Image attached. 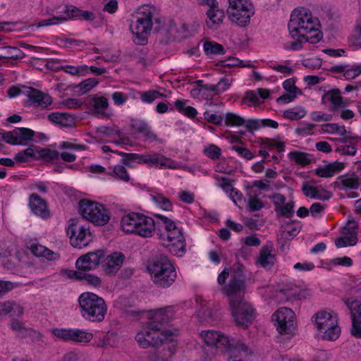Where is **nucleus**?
I'll list each match as a JSON object with an SVG mask.
<instances>
[{
	"instance_id": "obj_1",
	"label": "nucleus",
	"mask_w": 361,
	"mask_h": 361,
	"mask_svg": "<svg viewBox=\"0 0 361 361\" xmlns=\"http://www.w3.org/2000/svg\"><path fill=\"white\" fill-rule=\"evenodd\" d=\"M288 26L293 38L302 37L311 44H316L322 39V34L319 30V19L314 17L308 8L300 7L294 9Z\"/></svg>"
},
{
	"instance_id": "obj_2",
	"label": "nucleus",
	"mask_w": 361,
	"mask_h": 361,
	"mask_svg": "<svg viewBox=\"0 0 361 361\" xmlns=\"http://www.w3.org/2000/svg\"><path fill=\"white\" fill-rule=\"evenodd\" d=\"M147 269L153 283L159 288L171 287L177 279V272L166 255H161L150 262Z\"/></svg>"
},
{
	"instance_id": "obj_3",
	"label": "nucleus",
	"mask_w": 361,
	"mask_h": 361,
	"mask_svg": "<svg viewBox=\"0 0 361 361\" xmlns=\"http://www.w3.org/2000/svg\"><path fill=\"white\" fill-rule=\"evenodd\" d=\"M78 301L84 319L92 322H100L104 319L107 306L102 298L93 293L85 292L79 296Z\"/></svg>"
},
{
	"instance_id": "obj_4",
	"label": "nucleus",
	"mask_w": 361,
	"mask_h": 361,
	"mask_svg": "<svg viewBox=\"0 0 361 361\" xmlns=\"http://www.w3.org/2000/svg\"><path fill=\"white\" fill-rule=\"evenodd\" d=\"M121 227L127 233L142 238H150L155 232V224L152 218L140 213L131 212L123 216Z\"/></svg>"
},
{
	"instance_id": "obj_5",
	"label": "nucleus",
	"mask_w": 361,
	"mask_h": 361,
	"mask_svg": "<svg viewBox=\"0 0 361 361\" xmlns=\"http://www.w3.org/2000/svg\"><path fill=\"white\" fill-rule=\"evenodd\" d=\"M173 334L171 331H161L155 326L147 324L143 329L137 333L135 340L142 348L150 346L157 348L164 341H171Z\"/></svg>"
},
{
	"instance_id": "obj_6",
	"label": "nucleus",
	"mask_w": 361,
	"mask_h": 361,
	"mask_svg": "<svg viewBox=\"0 0 361 361\" xmlns=\"http://www.w3.org/2000/svg\"><path fill=\"white\" fill-rule=\"evenodd\" d=\"M79 212L83 219L99 226L106 224L110 219L103 204L85 199L79 202Z\"/></svg>"
},
{
	"instance_id": "obj_7",
	"label": "nucleus",
	"mask_w": 361,
	"mask_h": 361,
	"mask_svg": "<svg viewBox=\"0 0 361 361\" xmlns=\"http://www.w3.org/2000/svg\"><path fill=\"white\" fill-rule=\"evenodd\" d=\"M227 13L231 22L245 27L254 15L253 5L250 0H228Z\"/></svg>"
},
{
	"instance_id": "obj_8",
	"label": "nucleus",
	"mask_w": 361,
	"mask_h": 361,
	"mask_svg": "<svg viewBox=\"0 0 361 361\" xmlns=\"http://www.w3.org/2000/svg\"><path fill=\"white\" fill-rule=\"evenodd\" d=\"M152 27V13L150 8H144L137 15L135 22H132L130 30L134 35V42L140 45L145 44L147 36Z\"/></svg>"
},
{
	"instance_id": "obj_9",
	"label": "nucleus",
	"mask_w": 361,
	"mask_h": 361,
	"mask_svg": "<svg viewBox=\"0 0 361 361\" xmlns=\"http://www.w3.org/2000/svg\"><path fill=\"white\" fill-rule=\"evenodd\" d=\"M317 329L322 333L324 339L334 341L340 334V328L336 315L326 311H319L314 316Z\"/></svg>"
},
{
	"instance_id": "obj_10",
	"label": "nucleus",
	"mask_w": 361,
	"mask_h": 361,
	"mask_svg": "<svg viewBox=\"0 0 361 361\" xmlns=\"http://www.w3.org/2000/svg\"><path fill=\"white\" fill-rule=\"evenodd\" d=\"M231 314L235 324L245 328L250 326L255 318V310L252 305L243 299L232 300L229 302Z\"/></svg>"
},
{
	"instance_id": "obj_11",
	"label": "nucleus",
	"mask_w": 361,
	"mask_h": 361,
	"mask_svg": "<svg viewBox=\"0 0 361 361\" xmlns=\"http://www.w3.org/2000/svg\"><path fill=\"white\" fill-rule=\"evenodd\" d=\"M67 234L70 237L71 245L74 247L80 249L92 241L89 227L81 225L78 221L72 220V223L68 227Z\"/></svg>"
},
{
	"instance_id": "obj_12",
	"label": "nucleus",
	"mask_w": 361,
	"mask_h": 361,
	"mask_svg": "<svg viewBox=\"0 0 361 361\" xmlns=\"http://www.w3.org/2000/svg\"><path fill=\"white\" fill-rule=\"evenodd\" d=\"M278 331L281 334H290L295 329V313L290 308L281 307L272 315Z\"/></svg>"
},
{
	"instance_id": "obj_13",
	"label": "nucleus",
	"mask_w": 361,
	"mask_h": 361,
	"mask_svg": "<svg viewBox=\"0 0 361 361\" xmlns=\"http://www.w3.org/2000/svg\"><path fill=\"white\" fill-rule=\"evenodd\" d=\"M106 252L104 250H97L90 252L78 257L75 262V267L78 270L89 271L95 269L101 264L104 259Z\"/></svg>"
},
{
	"instance_id": "obj_14",
	"label": "nucleus",
	"mask_w": 361,
	"mask_h": 361,
	"mask_svg": "<svg viewBox=\"0 0 361 361\" xmlns=\"http://www.w3.org/2000/svg\"><path fill=\"white\" fill-rule=\"evenodd\" d=\"M245 276L234 275L231 276L228 283L224 287L223 290L229 298L232 300L243 299L245 290Z\"/></svg>"
},
{
	"instance_id": "obj_15",
	"label": "nucleus",
	"mask_w": 361,
	"mask_h": 361,
	"mask_svg": "<svg viewBox=\"0 0 361 361\" xmlns=\"http://www.w3.org/2000/svg\"><path fill=\"white\" fill-rule=\"evenodd\" d=\"M25 95L28 97L27 102L30 106L42 109H47L53 102L48 94L31 87H26Z\"/></svg>"
},
{
	"instance_id": "obj_16",
	"label": "nucleus",
	"mask_w": 361,
	"mask_h": 361,
	"mask_svg": "<svg viewBox=\"0 0 361 361\" xmlns=\"http://www.w3.org/2000/svg\"><path fill=\"white\" fill-rule=\"evenodd\" d=\"M167 239L171 242L169 251L173 255L181 256L185 252V243L182 231L176 228L167 232Z\"/></svg>"
},
{
	"instance_id": "obj_17",
	"label": "nucleus",
	"mask_w": 361,
	"mask_h": 361,
	"mask_svg": "<svg viewBox=\"0 0 361 361\" xmlns=\"http://www.w3.org/2000/svg\"><path fill=\"white\" fill-rule=\"evenodd\" d=\"M174 316V310L171 306L155 310L152 314L151 321L147 324L155 326L161 331H166L164 325L168 324Z\"/></svg>"
},
{
	"instance_id": "obj_18",
	"label": "nucleus",
	"mask_w": 361,
	"mask_h": 361,
	"mask_svg": "<svg viewBox=\"0 0 361 361\" xmlns=\"http://www.w3.org/2000/svg\"><path fill=\"white\" fill-rule=\"evenodd\" d=\"M200 335L205 344L211 346L214 345L216 348L223 347L226 348L234 340L212 330L203 331Z\"/></svg>"
},
{
	"instance_id": "obj_19",
	"label": "nucleus",
	"mask_w": 361,
	"mask_h": 361,
	"mask_svg": "<svg viewBox=\"0 0 361 361\" xmlns=\"http://www.w3.org/2000/svg\"><path fill=\"white\" fill-rule=\"evenodd\" d=\"M125 256L121 252H114L108 256L105 255L101 264L102 270L107 275L116 274L121 267Z\"/></svg>"
},
{
	"instance_id": "obj_20",
	"label": "nucleus",
	"mask_w": 361,
	"mask_h": 361,
	"mask_svg": "<svg viewBox=\"0 0 361 361\" xmlns=\"http://www.w3.org/2000/svg\"><path fill=\"white\" fill-rule=\"evenodd\" d=\"M346 305L351 310L352 329L351 334L356 337H361V303L357 300L345 301Z\"/></svg>"
},
{
	"instance_id": "obj_21",
	"label": "nucleus",
	"mask_w": 361,
	"mask_h": 361,
	"mask_svg": "<svg viewBox=\"0 0 361 361\" xmlns=\"http://www.w3.org/2000/svg\"><path fill=\"white\" fill-rule=\"evenodd\" d=\"M133 157L135 159H139V164H146L154 167L173 168L172 161L159 154H147Z\"/></svg>"
},
{
	"instance_id": "obj_22",
	"label": "nucleus",
	"mask_w": 361,
	"mask_h": 361,
	"mask_svg": "<svg viewBox=\"0 0 361 361\" xmlns=\"http://www.w3.org/2000/svg\"><path fill=\"white\" fill-rule=\"evenodd\" d=\"M228 354V361H242L243 357L252 353V350L244 343L233 340L226 348Z\"/></svg>"
},
{
	"instance_id": "obj_23",
	"label": "nucleus",
	"mask_w": 361,
	"mask_h": 361,
	"mask_svg": "<svg viewBox=\"0 0 361 361\" xmlns=\"http://www.w3.org/2000/svg\"><path fill=\"white\" fill-rule=\"evenodd\" d=\"M29 207L35 215L43 219H47L50 216L46 200L40 197L36 193H32L30 195Z\"/></svg>"
},
{
	"instance_id": "obj_24",
	"label": "nucleus",
	"mask_w": 361,
	"mask_h": 361,
	"mask_svg": "<svg viewBox=\"0 0 361 361\" xmlns=\"http://www.w3.org/2000/svg\"><path fill=\"white\" fill-rule=\"evenodd\" d=\"M355 223H348L342 229L343 235H348L345 237H340L335 240L336 246L338 248L348 245H355L357 243V238L355 235Z\"/></svg>"
},
{
	"instance_id": "obj_25",
	"label": "nucleus",
	"mask_w": 361,
	"mask_h": 361,
	"mask_svg": "<svg viewBox=\"0 0 361 361\" xmlns=\"http://www.w3.org/2000/svg\"><path fill=\"white\" fill-rule=\"evenodd\" d=\"M272 242H267L260 250L257 263L264 268H271L275 262V255Z\"/></svg>"
},
{
	"instance_id": "obj_26",
	"label": "nucleus",
	"mask_w": 361,
	"mask_h": 361,
	"mask_svg": "<svg viewBox=\"0 0 361 361\" xmlns=\"http://www.w3.org/2000/svg\"><path fill=\"white\" fill-rule=\"evenodd\" d=\"M197 87L191 90V94L194 97L200 99H212L216 96L214 86L212 84H204L201 80L194 82Z\"/></svg>"
},
{
	"instance_id": "obj_27",
	"label": "nucleus",
	"mask_w": 361,
	"mask_h": 361,
	"mask_svg": "<svg viewBox=\"0 0 361 361\" xmlns=\"http://www.w3.org/2000/svg\"><path fill=\"white\" fill-rule=\"evenodd\" d=\"M322 103L323 104L330 103L331 104V110L343 108L345 105L338 89H332L326 92L322 97Z\"/></svg>"
},
{
	"instance_id": "obj_28",
	"label": "nucleus",
	"mask_w": 361,
	"mask_h": 361,
	"mask_svg": "<svg viewBox=\"0 0 361 361\" xmlns=\"http://www.w3.org/2000/svg\"><path fill=\"white\" fill-rule=\"evenodd\" d=\"M344 162L334 161L315 169V173L322 178H329L341 172L345 168Z\"/></svg>"
},
{
	"instance_id": "obj_29",
	"label": "nucleus",
	"mask_w": 361,
	"mask_h": 361,
	"mask_svg": "<svg viewBox=\"0 0 361 361\" xmlns=\"http://www.w3.org/2000/svg\"><path fill=\"white\" fill-rule=\"evenodd\" d=\"M24 308L13 300L0 302V316L9 315L11 317H20Z\"/></svg>"
},
{
	"instance_id": "obj_30",
	"label": "nucleus",
	"mask_w": 361,
	"mask_h": 361,
	"mask_svg": "<svg viewBox=\"0 0 361 361\" xmlns=\"http://www.w3.org/2000/svg\"><path fill=\"white\" fill-rule=\"evenodd\" d=\"M48 119L61 127L72 128L75 126V117L67 113L54 112L48 115Z\"/></svg>"
},
{
	"instance_id": "obj_31",
	"label": "nucleus",
	"mask_w": 361,
	"mask_h": 361,
	"mask_svg": "<svg viewBox=\"0 0 361 361\" xmlns=\"http://www.w3.org/2000/svg\"><path fill=\"white\" fill-rule=\"evenodd\" d=\"M338 185L342 189L357 190L361 185L360 180L355 173H346L337 178Z\"/></svg>"
},
{
	"instance_id": "obj_32",
	"label": "nucleus",
	"mask_w": 361,
	"mask_h": 361,
	"mask_svg": "<svg viewBox=\"0 0 361 361\" xmlns=\"http://www.w3.org/2000/svg\"><path fill=\"white\" fill-rule=\"evenodd\" d=\"M133 129L137 133H141L147 140L155 141L157 140V135L151 130L148 124L142 120H133L131 123Z\"/></svg>"
},
{
	"instance_id": "obj_33",
	"label": "nucleus",
	"mask_w": 361,
	"mask_h": 361,
	"mask_svg": "<svg viewBox=\"0 0 361 361\" xmlns=\"http://www.w3.org/2000/svg\"><path fill=\"white\" fill-rule=\"evenodd\" d=\"M97 131L102 134H104L109 137L117 136L118 140H115L114 143L116 145H123L128 144L129 142L128 138H125L122 137V133L121 130L116 126L114 127H108L104 126H101L97 128Z\"/></svg>"
},
{
	"instance_id": "obj_34",
	"label": "nucleus",
	"mask_w": 361,
	"mask_h": 361,
	"mask_svg": "<svg viewBox=\"0 0 361 361\" xmlns=\"http://www.w3.org/2000/svg\"><path fill=\"white\" fill-rule=\"evenodd\" d=\"M30 250L34 255L43 257L49 260H54L59 257V253L54 252L46 247L37 243H32L30 247Z\"/></svg>"
},
{
	"instance_id": "obj_35",
	"label": "nucleus",
	"mask_w": 361,
	"mask_h": 361,
	"mask_svg": "<svg viewBox=\"0 0 361 361\" xmlns=\"http://www.w3.org/2000/svg\"><path fill=\"white\" fill-rule=\"evenodd\" d=\"M207 15L209 20L206 21V23L209 28H216L222 23L225 16L224 11L219 8L209 9L207 11Z\"/></svg>"
},
{
	"instance_id": "obj_36",
	"label": "nucleus",
	"mask_w": 361,
	"mask_h": 361,
	"mask_svg": "<svg viewBox=\"0 0 361 361\" xmlns=\"http://www.w3.org/2000/svg\"><path fill=\"white\" fill-rule=\"evenodd\" d=\"M25 54L16 47L4 46L0 47V59H23Z\"/></svg>"
},
{
	"instance_id": "obj_37",
	"label": "nucleus",
	"mask_w": 361,
	"mask_h": 361,
	"mask_svg": "<svg viewBox=\"0 0 361 361\" xmlns=\"http://www.w3.org/2000/svg\"><path fill=\"white\" fill-rule=\"evenodd\" d=\"M326 193L329 194L328 192L324 190ZM302 192L305 196L308 197L312 199H323L328 200L330 197V195H328L326 197H322L319 193V188L317 186H314L310 184L308 181H305L302 183Z\"/></svg>"
},
{
	"instance_id": "obj_38",
	"label": "nucleus",
	"mask_w": 361,
	"mask_h": 361,
	"mask_svg": "<svg viewBox=\"0 0 361 361\" xmlns=\"http://www.w3.org/2000/svg\"><path fill=\"white\" fill-rule=\"evenodd\" d=\"M66 16L68 18H79L85 20H93L95 16L92 12L88 11H82L76 7L71 6L66 8Z\"/></svg>"
},
{
	"instance_id": "obj_39",
	"label": "nucleus",
	"mask_w": 361,
	"mask_h": 361,
	"mask_svg": "<svg viewBox=\"0 0 361 361\" xmlns=\"http://www.w3.org/2000/svg\"><path fill=\"white\" fill-rule=\"evenodd\" d=\"M174 354L171 348H164L161 350L151 354L147 361H168Z\"/></svg>"
},
{
	"instance_id": "obj_40",
	"label": "nucleus",
	"mask_w": 361,
	"mask_h": 361,
	"mask_svg": "<svg viewBox=\"0 0 361 361\" xmlns=\"http://www.w3.org/2000/svg\"><path fill=\"white\" fill-rule=\"evenodd\" d=\"M289 159L297 164L306 166L311 162V155L306 152L293 151L288 154Z\"/></svg>"
},
{
	"instance_id": "obj_41",
	"label": "nucleus",
	"mask_w": 361,
	"mask_h": 361,
	"mask_svg": "<svg viewBox=\"0 0 361 361\" xmlns=\"http://www.w3.org/2000/svg\"><path fill=\"white\" fill-rule=\"evenodd\" d=\"M90 104L94 107L96 114H103L109 106L108 99L103 97H93L90 100Z\"/></svg>"
},
{
	"instance_id": "obj_42",
	"label": "nucleus",
	"mask_w": 361,
	"mask_h": 361,
	"mask_svg": "<svg viewBox=\"0 0 361 361\" xmlns=\"http://www.w3.org/2000/svg\"><path fill=\"white\" fill-rule=\"evenodd\" d=\"M203 49L204 53L208 56L224 54L225 49L224 47L215 42H206L204 43Z\"/></svg>"
},
{
	"instance_id": "obj_43",
	"label": "nucleus",
	"mask_w": 361,
	"mask_h": 361,
	"mask_svg": "<svg viewBox=\"0 0 361 361\" xmlns=\"http://www.w3.org/2000/svg\"><path fill=\"white\" fill-rule=\"evenodd\" d=\"M15 130L17 133L19 145H26L35 135V132L30 128H19Z\"/></svg>"
},
{
	"instance_id": "obj_44",
	"label": "nucleus",
	"mask_w": 361,
	"mask_h": 361,
	"mask_svg": "<svg viewBox=\"0 0 361 361\" xmlns=\"http://www.w3.org/2000/svg\"><path fill=\"white\" fill-rule=\"evenodd\" d=\"M71 341L77 343H88L92 338L93 334L80 329H73Z\"/></svg>"
},
{
	"instance_id": "obj_45",
	"label": "nucleus",
	"mask_w": 361,
	"mask_h": 361,
	"mask_svg": "<svg viewBox=\"0 0 361 361\" xmlns=\"http://www.w3.org/2000/svg\"><path fill=\"white\" fill-rule=\"evenodd\" d=\"M306 115V111L301 106L288 109L283 112V117L289 120H299Z\"/></svg>"
},
{
	"instance_id": "obj_46",
	"label": "nucleus",
	"mask_w": 361,
	"mask_h": 361,
	"mask_svg": "<svg viewBox=\"0 0 361 361\" xmlns=\"http://www.w3.org/2000/svg\"><path fill=\"white\" fill-rule=\"evenodd\" d=\"M224 122L226 126H242L245 123L243 118L231 112H228L225 115Z\"/></svg>"
},
{
	"instance_id": "obj_47",
	"label": "nucleus",
	"mask_w": 361,
	"mask_h": 361,
	"mask_svg": "<svg viewBox=\"0 0 361 361\" xmlns=\"http://www.w3.org/2000/svg\"><path fill=\"white\" fill-rule=\"evenodd\" d=\"M61 70L72 75H84L87 73L88 66L87 65H80L78 66H61Z\"/></svg>"
},
{
	"instance_id": "obj_48",
	"label": "nucleus",
	"mask_w": 361,
	"mask_h": 361,
	"mask_svg": "<svg viewBox=\"0 0 361 361\" xmlns=\"http://www.w3.org/2000/svg\"><path fill=\"white\" fill-rule=\"evenodd\" d=\"M152 200H154L155 204L163 210H172L173 205L171 201L168 198L164 197L161 194H157L156 195H154Z\"/></svg>"
},
{
	"instance_id": "obj_49",
	"label": "nucleus",
	"mask_w": 361,
	"mask_h": 361,
	"mask_svg": "<svg viewBox=\"0 0 361 361\" xmlns=\"http://www.w3.org/2000/svg\"><path fill=\"white\" fill-rule=\"evenodd\" d=\"M222 63L226 67L239 66L251 68L254 66L251 61L244 62L236 57H229L223 61Z\"/></svg>"
},
{
	"instance_id": "obj_50",
	"label": "nucleus",
	"mask_w": 361,
	"mask_h": 361,
	"mask_svg": "<svg viewBox=\"0 0 361 361\" xmlns=\"http://www.w3.org/2000/svg\"><path fill=\"white\" fill-rule=\"evenodd\" d=\"M99 83V80L94 78H87L81 82L78 85L79 92L82 94H85L90 91L94 87Z\"/></svg>"
},
{
	"instance_id": "obj_51",
	"label": "nucleus",
	"mask_w": 361,
	"mask_h": 361,
	"mask_svg": "<svg viewBox=\"0 0 361 361\" xmlns=\"http://www.w3.org/2000/svg\"><path fill=\"white\" fill-rule=\"evenodd\" d=\"M111 175L113 177L125 182H128L130 180V176L128 173L126 167L123 165L115 166Z\"/></svg>"
},
{
	"instance_id": "obj_52",
	"label": "nucleus",
	"mask_w": 361,
	"mask_h": 361,
	"mask_svg": "<svg viewBox=\"0 0 361 361\" xmlns=\"http://www.w3.org/2000/svg\"><path fill=\"white\" fill-rule=\"evenodd\" d=\"M0 140L13 145H19L17 133L15 130L8 132H0Z\"/></svg>"
},
{
	"instance_id": "obj_53",
	"label": "nucleus",
	"mask_w": 361,
	"mask_h": 361,
	"mask_svg": "<svg viewBox=\"0 0 361 361\" xmlns=\"http://www.w3.org/2000/svg\"><path fill=\"white\" fill-rule=\"evenodd\" d=\"M323 130L326 133H337L341 135H344L346 133V130L344 126H339L337 123H328L323 126Z\"/></svg>"
},
{
	"instance_id": "obj_54",
	"label": "nucleus",
	"mask_w": 361,
	"mask_h": 361,
	"mask_svg": "<svg viewBox=\"0 0 361 361\" xmlns=\"http://www.w3.org/2000/svg\"><path fill=\"white\" fill-rule=\"evenodd\" d=\"M204 118L205 120H207L208 122L211 123H213L216 126H220L221 125L224 119V116L212 113L209 111H207L204 113Z\"/></svg>"
},
{
	"instance_id": "obj_55",
	"label": "nucleus",
	"mask_w": 361,
	"mask_h": 361,
	"mask_svg": "<svg viewBox=\"0 0 361 361\" xmlns=\"http://www.w3.org/2000/svg\"><path fill=\"white\" fill-rule=\"evenodd\" d=\"M52 332L53 334L59 338H61L65 341H71V336L73 332V329H55Z\"/></svg>"
},
{
	"instance_id": "obj_56",
	"label": "nucleus",
	"mask_w": 361,
	"mask_h": 361,
	"mask_svg": "<svg viewBox=\"0 0 361 361\" xmlns=\"http://www.w3.org/2000/svg\"><path fill=\"white\" fill-rule=\"evenodd\" d=\"M87 271H83L81 280H84L87 282V284L93 286L94 287L100 286L102 283V281L99 277L96 275L86 273Z\"/></svg>"
},
{
	"instance_id": "obj_57",
	"label": "nucleus",
	"mask_w": 361,
	"mask_h": 361,
	"mask_svg": "<svg viewBox=\"0 0 361 361\" xmlns=\"http://www.w3.org/2000/svg\"><path fill=\"white\" fill-rule=\"evenodd\" d=\"M161 96H162V94L158 91L149 90L143 92L140 95V99L143 102L152 103Z\"/></svg>"
},
{
	"instance_id": "obj_58",
	"label": "nucleus",
	"mask_w": 361,
	"mask_h": 361,
	"mask_svg": "<svg viewBox=\"0 0 361 361\" xmlns=\"http://www.w3.org/2000/svg\"><path fill=\"white\" fill-rule=\"evenodd\" d=\"M221 149L214 145H210L204 148V154L212 159H218L221 156Z\"/></svg>"
},
{
	"instance_id": "obj_59",
	"label": "nucleus",
	"mask_w": 361,
	"mask_h": 361,
	"mask_svg": "<svg viewBox=\"0 0 361 361\" xmlns=\"http://www.w3.org/2000/svg\"><path fill=\"white\" fill-rule=\"evenodd\" d=\"M264 207L263 202L255 196H250L247 202V208L250 212L260 210Z\"/></svg>"
},
{
	"instance_id": "obj_60",
	"label": "nucleus",
	"mask_w": 361,
	"mask_h": 361,
	"mask_svg": "<svg viewBox=\"0 0 361 361\" xmlns=\"http://www.w3.org/2000/svg\"><path fill=\"white\" fill-rule=\"evenodd\" d=\"M315 127L314 124L312 123H304L302 126H299L295 130V133L298 135L300 136H306L312 135L313 133V128Z\"/></svg>"
},
{
	"instance_id": "obj_61",
	"label": "nucleus",
	"mask_w": 361,
	"mask_h": 361,
	"mask_svg": "<svg viewBox=\"0 0 361 361\" xmlns=\"http://www.w3.org/2000/svg\"><path fill=\"white\" fill-rule=\"evenodd\" d=\"M361 74V64L353 66L350 68L346 69L344 71L343 76L347 80H352Z\"/></svg>"
},
{
	"instance_id": "obj_62",
	"label": "nucleus",
	"mask_w": 361,
	"mask_h": 361,
	"mask_svg": "<svg viewBox=\"0 0 361 361\" xmlns=\"http://www.w3.org/2000/svg\"><path fill=\"white\" fill-rule=\"evenodd\" d=\"M214 86L216 94L219 95L229 88V80L228 78L224 77L216 85H214Z\"/></svg>"
},
{
	"instance_id": "obj_63",
	"label": "nucleus",
	"mask_w": 361,
	"mask_h": 361,
	"mask_svg": "<svg viewBox=\"0 0 361 361\" xmlns=\"http://www.w3.org/2000/svg\"><path fill=\"white\" fill-rule=\"evenodd\" d=\"M231 149L235 151L238 154V155L245 158L247 160L252 159L254 157L253 154L247 148L243 147L238 145H233L231 147Z\"/></svg>"
},
{
	"instance_id": "obj_64",
	"label": "nucleus",
	"mask_w": 361,
	"mask_h": 361,
	"mask_svg": "<svg viewBox=\"0 0 361 361\" xmlns=\"http://www.w3.org/2000/svg\"><path fill=\"white\" fill-rule=\"evenodd\" d=\"M311 119L316 122L320 121H330L332 119V116L328 114H324L319 111H312L310 114Z\"/></svg>"
}]
</instances>
